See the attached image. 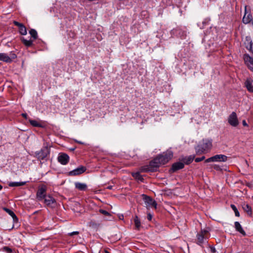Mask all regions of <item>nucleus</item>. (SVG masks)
Segmentation results:
<instances>
[{
    "mask_svg": "<svg viewBox=\"0 0 253 253\" xmlns=\"http://www.w3.org/2000/svg\"><path fill=\"white\" fill-rule=\"evenodd\" d=\"M142 197L147 209L152 207L156 209L157 203L152 198L144 194L142 195Z\"/></svg>",
    "mask_w": 253,
    "mask_h": 253,
    "instance_id": "423d86ee",
    "label": "nucleus"
},
{
    "mask_svg": "<svg viewBox=\"0 0 253 253\" xmlns=\"http://www.w3.org/2000/svg\"><path fill=\"white\" fill-rule=\"evenodd\" d=\"M228 123L233 127H236L239 125V121L236 113L233 112L228 118Z\"/></svg>",
    "mask_w": 253,
    "mask_h": 253,
    "instance_id": "6e6552de",
    "label": "nucleus"
},
{
    "mask_svg": "<svg viewBox=\"0 0 253 253\" xmlns=\"http://www.w3.org/2000/svg\"><path fill=\"white\" fill-rule=\"evenodd\" d=\"M235 227L236 230L239 232H240L241 234H242L243 235H246L245 231L243 230L241 225L239 222L236 221L235 222Z\"/></svg>",
    "mask_w": 253,
    "mask_h": 253,
    "instance_id": "412c9836",
    "label": "nucleus"
},
{
    "mask_svg": "<svg viewBox=\"0 0 253 253\" xmlns=\"http://www.w3.org/2000/svg\"><path fill=\"white\" fill-rule=\"evenodd\" d=\"M3 210L9 214L11 216H12V215H14V213L13 211H12L11 210L8 209H7V208H4Z\"/></svg>",
    "mask_w": 253,
    "mask_h": 253,
    "instance_id": "2f4dec72",
    "label": "nucleus"
},
{
    "mask_svg": "<svg viewBox=\"0 0 253 253\" xmlns=\"http://www.w3.org/2000/svg\"><path fill=\"white\" fill-rule=\"evenodd\" d=\"M46 190L47 187L45 185H42L39 186L36 193V197L38 201H41L43 200L46 196Z\"/></svg>",
    "mask_w": 253,
    "mask_h": 253,
    "instance_id": "20e7f679",
    "label": "nucleus"
},
{
    "mask_svg": "<svg viewBox=\"0 0 253 253\" xmlns=\"http://www.w3.org/2000/svg\"><path fill=\"white\" fill-rule=\"evenodd\" d=\"M106 253H110L109 252H108V251H106L105 252Z\"/></svg>",
    "mask_w": 253,
    "mask_h": 253,
    "instance_id": "a18cd8bd",
    "label": "nucleus"
},
{
    "mask_svg": "<svg viewBox=\"0 0 253 253\" xmlns=\"http://www.w3.org/2000/svg\"><path fill=\"white\" fill-rule=\"evenodd\" d=\"M244 60L246 65L253 72V58L248 54H246L244 55Z\"/></svg>",
    "mask_w": 253,
    "mask_h": 253,
    "instance_id": "ddd939ff",
    "label": "nucleus"
},
{
    "mask_svg": "<svg viewBox=\"0 0 253 253\" xmlns=\"http://www.w3.org/2000/svg\"><path fill=\"white\" fill-rule=\"evenodd\" d=\"M242 124L244 126H248L245 120L243 121Z\"/></svg>",
    "mask_w": 253,
    "mask_h": 253,
    "instance_id": "58836bf2",
    "label": "nucleus"
},
{
    "mask_svg": "<svg viewBox=\"0 0 253 253\" xmlns=\"http://www.w3.org/2000/svg\"><path fill=\"white\" fill-rule=\"evenodd\" d=\"M22 116L24 118H26V119L27 118V115L26 114L23 113V114H22Z\"/></svg>",
    "mask_w": 253,
    "mask_h": 253,
    "instance_id": "a19ab883",
    "label": "nucleus"
},
{
    "mask_svg": "<svg viewBox=\"0 0 253 253\" xmlns=\"http://www.w3.org/2000/svg\"><path fill=\"white\" fill-rule=\"evenodd\" d=\"M231 207L232 209L234 211L235 215L238 217L239 216L240 213H239V212L238 211L236 207L234 205H231Z\"/></svg>",
    "mask_w": 253,
    "mask_h": 253,
    "instance_id": "7c9ffc66",
    "label": "nucleus"
},
{
    "mask_svg": "<svg viewBox=\"0 0 253 253\" xmlns=\"http://www.w3.org/2000/svg\"><path fill=\"white\" fill-rule=\"evenodd\" d=\"M194 158H195L194 155H190V156L183 159V161L185 164L188 165V164H190L193 161Z\"/></svg>",
    "mask_w": 253,
    "mask_h": 253,
    "instance_id": "393cba45",
    "label": "nucleus"
},
{
    "mask_svg": "<svg viewBox=\"0 0 253 253\" xmlns=\"http://www.w3.org/2000/svg\"><path fill=\"white\" fill-rule=\"evenodd\" d=\"M79 232L78 231H74L71 233H68V235L72 236L74 235H78L79 234Z\"/></svg>",
    "mask_w": 253,
    "mask_h": 253,
    "instance_id": "e433bc0d",
    "label": "nucleus"
},
{
    "mask_svg": "<svg viewBox=\"0 0 253 253\" xmlns=\"http://www.w3.org/2000/svg\"><path fill=\"white\" fill-rule=\"evenodd\" d=\"M134 221L136 228L138 230L141 226V223L137 216H135Z\"/></svg>",
    "mask_w": 253,
    "mask_h": 253,
    "instance_id": "cd10ccee",
    "label": "nucleus"
},
{
    "mask_svg": "<svg viewBox=\"0 0 253 253\" xmlns=\"http://www.w3.org/2000/svg\"><path fill=\"white\" fill-rule=\"evenodd\" d=\"M212 143L211 138L203 139L202 143L195 147L196 154L199 155L209 152L212 147Z\"/></svg>",
    "mask_w": 253,
    "mask_h": 253,
    "instance_id": "f257e3e1",
    "label": "nucleus"
},
{
    "mask_svg": "<svg viewBox=\"0 0 253 253\" xmlns=\"http://www.w3.org/2000/svg\"><path fill=\"white\" fill-rule=\"evenodd\" d=\"M43 200L44 203L48 207H53L56 204L55 199L49 195H46Z\"/></svg>",
    "mask_w": 253,
    "mask_h": 253,
    "instance_id": "9d476101",
    "label": "nucleus"
},
{
    "mask_svg": "<svg viewBox=\"0 0 253 253\" xmlns=\"http://www.w3.org/2000/svg\"><path fill=\"white\" fill-rule=\"evenodd\" d=\"M112 186H108V187H107V188H108V189H112Z\"/></svg>",
    "mask_w": 253,
    "mask_h": 253,
    "instance_id": "79ce46f5",
    "label": "nucleus"
},
{
    "mask_svg": "<svg viewBox=\"0 0 253 253\" xmlns=\"http://www.w3.org/2000/svg\"><path fill=\"white\" fill-rule=\"evenodd\" d=\"M243 209L249 215H252V211L251 207L248 204H244L243 205Z\"/></svg>",
    "mask_w": 253,
    "mask_h": 253,
    "instance_id": "b1692460",
    "label": "nucleus"
},
{
    "mask_svg": "<svg viewBox=\"0 0 253 253\" xmlns=\"http://www.w3.org/2000/svg\"><path fill=\"white\" fill-rule=\"evenodd\" d=\"M86 170L85 167L84 166H80L77 169L70 171L69 173L70 175L71 176H75L80 175L83 173H84Z\"/></svg>",
    "mask_w": 253,
    "mask_h": 253,
    "instance_id": "4468645a",
    "label": "nucleus"
},
{
    "mask_svg": "<svg viewBox=\"0 0 253 253\" xmlns=\"http://www.w3.org/2000/svg\"><path fill=\"white\" fill-rule=\"evenodd\" d=\"M184 165L182 162H177L174 163L171 167V169L173 171H176L177 170L182 169L184 168Z\"/></svg>",
    "mask_w": 253,
    "mask_h": 253,
    "instance_id": "a211bd4d",
    "label": "nucleus"
},
{
    "mask_svg": "<svg viewBox=\"0 0 253 253\" xmlns=\"http://www.w3.org/2000/svg\"><path fill=\"white\" fill-rule=\"evenodd\" d=\"M26 182H10L8 184L10 187H18L25 185Z\"/></svg>",
    "mask_w": 253,
    "mask_h": 253,
    "instance_id": "5701e85b",
    "label": "nucleus"
},
{
    "mask_svg": "<svg viewBox=\"0 0 253 253\" xmlns=\"http://www.w3.org/2000/svg\"><path fill=\"white\" fill-rule=\"evenodd\" d=\"M29 34L31 35V37L34 40H36L38 38V33H37V32L35 29H31L29 31Z\"/></svg>",
    "mask_w": 253,
    "mask_h": 253,
    "instance_id": "c85d7f7f",
    "label": "nucleus"
},
{
    "mask_svg": "<svg viewBox=\"0 0 253 253\" xmlns=\"http://www.w3.org/2000/svg\"><path fill=\"white\" fill-rule=\"evenodd\" d=\"M210 229L209 228L206 229H201V231L198 232L200 234H202V235H204L205 236H208L209 238H210V235L209 233Z\"/></svg>",
    "mask_w": 253,
    "mask_h": 253,
    "instance_id": "bb28decb",
    "label": "nucleus"
},
{
    "mask_svg": "<svg viewBox=\"0 0 253 253\" xmlns=\"http://www.w3.org/2000/svg\"><path fill=\"white\" fill-rule=\"evenodd\" d=\"M152 218V215L150 213L147 214V219L150 221Z\"/></svg>",
    "mask_w": 253,
    "mask_h": 253,
    "instance_id": "4c0bfd02",
    "label": "nucleus"
},
{
    "mask_svg": "<svg viewBox=\"0 0 253 253\" xmlns=\"http://www.w3.org/2000/svg\"><path fill=\"white\" fill-rule=\"evenodd\" d=\"M205 159V156H202L201 158H197L195 159V161L197 163L200 162L203 160H204Z\"/></svg>",
    "mask_w": 253,
    "mask_h": 253,
    "instance_id": "f704fd0d",
    "label": "nucleus"
},
{
    "mask_svg": "<svg viewBox=\"0 0 253 253\" xmlns=\"http://www.w3.org/2000/svg\"><path fill=\"white\" fill-rule=\"evenodd\" d=\"M75 185L77 189L81 191H85L87 189V185L85 183L77 182H75Z\"/></svg>",
    "mask_w": 253,
    "mask_h": 253,
    "instance_id": "aec40b11",
    "label": "nucleus"
},
{
    "mask_svg": "<svg viewBox=\"0 0 253 253\" xmlns=\"http://www.w3.org/2000/svg\"><path fill=\"white\" fill-rule=\"evenodd\" d=\"M227 160V157L224 155H216L205 160V163H210L214 162H226Z\"/></svg>",
    "mask_w": 253,
    "mask_h": 253,
    "instance_id": "0eeeda50",
    "label": "nucleus"
},
{
    "mask_svg": "<svg viewBox=\"0 0 253 253\" xmlns=\"http://www.w3.org/2000/svg\"><path fill=\"white\" fill-rule=\"evenodd\" d=\"M160 166L161 165L158 161V159L155 158L153 160L150 162L149 165L141 168V170L142 172L155 171L158 169Z\"/></svg>",
    "mask_w": 253,
    "mask_h": 253,
    "instance_id": "7ed1b4c3",
    "label": "nucleus"
},
{
    "mask_svg": "<svg viewBox=\"0 0 253 253\" xmlns=\"http://www.w3.org/2000/svg\"><path fill=\"white\" fill-rule=\"evenodd\" d=\"M132 176L134 179L138 181L142 182L144 180V178L138 171L132 173Z\"/></svg>",
    "mask_w": 253,
    "mask_h": 253,
    "instance_id": "4be33fe9",
    "label": "nucleus"
},
{
    "mask_svg": "<svg viewBox=\"0 0 253 253\" xmlns=\"http://www.w3.org/2000/svg\"><path fill=\"white\" fill-rule=\"evenodd\" d=\"M99 212H100L101 213H102V214H104V215H107V216H110V215H111V214H110V213H109L107 211H105V210H104L100 209V210H99Z\"/></svg>",
    "mask_w": 253,
    "mask_h": 253,
    "instance_id": "473e14b6",
    "label": "nucleus"
},
{
    "mask_svg": "<svg viewBox=\"0 0 253 253\" xmlns=\"http://www.w3.org/2000/svg\"><path fill=\"white\" fill-rule=\"evenodd\" d=\"M2 188V186L0 184V190H1Z\"/></svg>",
    "mask_w": 253,
    "mask_h": 253,
    "instance_id": "c03bdc74",
    "label": "nucleus"
},
{
    "mask_svg": "<svg viewBox=\"0 0 253 253\" xmlns=\"http://www.w3.org/2000/svg\"><path fill=\"white\" fill-rule=\"evenodd\" d=\"M253 17L250 12H247L246 6L245 7V12L243 18V22L245 24L249 23L252 20Z\"/></svg>",
    "mask_w": 253,
    "mask_h": 253,
    "instance_id": "dca6fc26",
    "label": "nucleus"
},
{
    "mask_svg": "<svg viewBox=\"0 0 253 253\" xmlns=\"http://www.w3.org/2000/svg\"><path fill=\"white\" fill-rule=\"evenodd\" d=\"M246 47L248 49L249 48V47L248 45L246 46Z\"/></svg>",
    "mask_w": 253,
    "mask_h": 253,
    "instance_id": "49530a36",
    "label": "nucleus"
},
{
    "mask_svg": "<svg viewBox=\"0 0 253 253\" xmlns=\"http://www.w3.org/2000/svg\"><path fill=\"white\" fill-rule=\"evenodd\" d=\"M29 122L30 123V124L33 126H41V125L36 120H29Z\"/></svg>",
    "mask_w": 253,
    "mask_h": 253,
    "instance_id": "c756f323",
    "label": "nucleus"
},
{
    "mask_svg": "<svg viewBox=\"0 0 253 253\" xmlns=\"http://www.w3.org/2000/svg\"><path fill=\"white\" fill-rule=\"evenodd\" d=\"M78 143H80V144H83V142H81V141H77Z\"/></svg>",
    "mask_w": 253,
    "mask_h": 253,
    "instance_id": "37998d69",
    "label": "nucleus"
},
{
    "mask_svg": "<svg viewBox=\"0 0 253 253\" xmlns=\"http://www.w3.org/2000/svg\"><path fill=\"white\" fill-rule=\"evenodd\" d=\"M0 60L7 63H9L12 61L11 59L6 53H0Z\"/></svg>",
    "mask_w": 253,
    "mask_h": 253,
    "instance_id": "6ab92c4d",
    "label": "nucleus"
},
{
    "mask_svg": "<svg viewBox=\"0 0 253 253\" xmlns=\"http://www.w3.org/2000/svg\"><path fill=\"white\" fill-rule=\"evenodd\" d=\"M209 238L208 236H205L202 235V234L198 233L196 235V243L201 247L204 248V246L208 245L207 240Z\"/></svg>",
    "mask_w": 253,
    "mask_h": 253,
    "instance_id": "39448f33",
    "label": "nucleus"
},
{
    "mask_svg": "<svg viewBox=\"0 0 253 253\" xmlns=\"http://www.w3.org/2000/svg\"><path fill=\"white\" fill-rule=\"evenodd\" d=\"M36 157L40 160H43L48 154V150L46 148L42 149L40 151L36 152Z\"/></svg>",
    "mask_w": 253,
    "mask_h": 253,
    "instance_id": "1a4fd4ad",
    "label": "nucleus"
},
{
    "mask_svg": "<svg viewBox=\"0 0 253 253\" xmlns=\"http://www.w3.org/2000/svg\"><path fill=\"white\" fill-rule=\"evenodd\" d=\"M12 218L13 219V222L15 223H17L18 222V218L17 217L16 215L14 213L13 215H12Z\"/></svg>",
    "mask_w": 253,
    "mask_h": 253,
    "instance_id": "c9c22d12",
    "label": "nucleus"
},
{
    "mask_svg": "<svg viewBox=\"0 0 253 253\" xmlns=\"http://www.w3.org/2000/svg\"><path fill=\"white\" fill-rule=\"evenodd\" d=\"M58 161L61 164L66 165L69 161V157L65 153H60L58 157Z\"/></svg>",
    "mask_w": 253,
    "mask_h": 253,
    "instance_id": "9b49d317",
    "label": "nucleus"
},
{
    "mask_svg": "<svg viewBox=\"0 0 253 253\" xmlns=\"http://www.w3.org/2000/svg\"><path fill=\"white\" fill-rule=\"evenodd\" d=\"M21 41L23 44L27 47L31 46L33 45V41L32 40H27L22 38Z\"/></svg>",
    "mask_w": 253,
    "mask_h": 253,
    "instance_id": "a878e982",
    "label": "nucleus"
},
{
    "mask_svg": "<svg viewBox=\"0 0 253 253\" xmlns=\"http://www.w3.org/2000/svg\"><path fill=\"white\" fill-rule=\"evenodd\" d=\"M173 153L171 150H168L163 154L159 155L156 158L161 165L167 163L172 157Z\"/></svg>",
    "mask_w": 253,
    "mask_h": 253,
    "instance_id": "f03ea898",
    "label": "nucleus"
},
{
    "mask_svg": "<svg viewBox=\"0 0 253 253\" xmlns=\"http://www.w3.org/2000/svg\"><path fill=\"white\" fill-rule=\"evenodd\" d=\"M3 251L6 252L7 253H12V250L11 248L8 247H4L3 248Z\"/></svg>",
    "mask_w": 253,
    "mask_h": 253,
    "instance_id": "72a5a7b5",
    "label": "nucleus"
},
{
    "mask_svg": "<svg viewBox=\"0 0 253 253\" xmlns=\"http://www.w3.org/2000/svg\"><path fill=\"white\" fill-rule=\"evenodd\" d=\"M171 33L172 34L175 35L176 36L179 37L181 39H185L186 36V32L182 30L180 28H177L173 29L171 31Z\"/></svg>",
    "mask_w": 253,
    "mask_h": 253,
    "instance_id": "f8f14e48",
    "label": "nucleus"
},
{
    "mask_svg": "<svg viewBox=\"0 0 253 253\" xmlns=\"http://www.w3.org/2000/svg\"><path fill=\"white\" fill-rule=\"evenodd\" d=\"M14 24L17 26L19 28V32L22 35H26L27 33V29L25 26L22 23H20L17 21H14L13 22Z\"/></svg>",
    "mask_w": 253,
    "mask_h": 253,
    "instance_id": "2eb2a0df",
    "label": "nucleus"
},
{
    "mask_svg": "<svg viewBox=\"0 0 253 253\" xmlns=\"http://www.w3.org/2000/svg\"><path fill=\"white\" fill-rule=\"evenodd\" d=\"M211 252L212 253H214L215 252H216V250L214 248H213V247H211Z\"/></svg>",
    "mask_w": 253,
    "mask_h": 253,
    "instance_id": "ea45409f",
    "label": "nucleus"
},
{
    "mask_svg": "<svg viewBox=\"0 0 253 253\" xmlns=\"http://www.w3.org/2000/svg\"><path fill=\"white\" fill-rule=\"evenodd\" d=\"M245 86L250 92H253V81L251 79H247L245 82Z\"/></svg>",
    "mask_w": 253,
    "mask_h": 253,
    "instance_id": "f3484780",
    "label": "nucleus"
}]
</instances>
